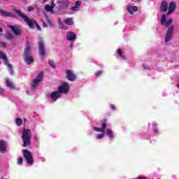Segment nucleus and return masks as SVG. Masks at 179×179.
I'll use <instances>...</instances> for the list:
<instances>
[{
  "instance_id": "obj_3",
  "label": "nucleus",
  "mask_w": 179,
  "mask_h": 179,
  "mask_svg": "<svg viewBox=\"0 0 179 179\" xmlns=\"http://www.w3.org/2000/svg\"><path fill=\"white\" fill-rule=\"evenodd\" d=\"M22 139L23 142L22 146H30L31 143V130L29 129H24L22 131Z\"/></svg>"
},
{
  "instance_id": "obj_20",
  "label": "nucleus",
  "mask_w": 179,
  "mask_h": 179,
  "mask_svg": "<svg viewBox=\"0 0 179 179\" xmlns=\"http://www.w3.org/2000/svg\"><path fill=\"white\" fill-rule=\"evenodd\" d=\"M0 15L4 16L5 17H13V15L10 12H6L3 10H0Z\"/></svg>"
},
{
  "instance_id": "obj_12",
  "label": "nucleus",
  "mask_w": 179,
  "mask_h": 179,
  "mask_svg": "<svg viewBox=\"0 0 179 179\" xmlns=\"http://www.w3.org/2000/svg\"><path fill=\"white\" fill-rule=\"evenodd\" d=\"M71 3L70 0H63L62 1H60L59 8L60 9H68V7L71 5Z\"/></svg>"
},
{
  "instance_id": "obj_23",
  "label": "nucleus",
  "mask_w": 179,
  "mask_h": 179,
  "mask_svg": "<svg viewBox=\"0 0 179 179\" xmlns=\"http://www.w3.org/2000/svg\"><path fill=\"white\" fill-rule=\"evenodd\" d=\"M43 78H44V72L41 71L35 80H38V82H41L43 80Z\"/></svg>"
},
{
  "instance_id": "obj_14",
  "label": "nucleus",
  "mask_w": 179,
  "mask_h": 179,
  "mask_svg": "<svg viewBox=\"0 0 179 179\" xmlns=\"http://www.w3.org/2000/svg\"><path fill=\"white\" fill-rule=\"evenodd\" d=\"M66 38L69 41H75L76 40V34L73 31H70L66 34Z\"/></svg>"
},
{
  "instance_id": "obj_48",
  "label": "nucleus",
  "mask_w": 179,
  "mask_h": 179,
  "mask_svg": "<svg viewBox=\"0 0 179 179\" xmlns=\"http://www.w3.org/2000/svg\"><path fill=\"white\" fill-rule=\"evenodd\" d=\"M3 31V29L0 27V34H2V32Z\"/></svg>"
},
{
  "instance_id": "obj_8",
  "label": "nucleus",
  "mask_w": 179,
  "mask_h": 179,
  "mask_svg": "<svg viewBox=\"0 0 179 179\" xmlns=\"http://www.w3.org/2000/svg\"><path fill=\"white\" fill-rule=\"evenodd\" d=\"M66 79L70 82H75L76 80V75L71 70H66Z\"/></svg>"
},
{
  "instance_id": "obj_7",
  "label": "nucleus",
  "mask_w": 179,
  "mask_h": 179,
  "mask_svg": "<svg viewBox=\"0 0 179 179\" xmlns=\"http://www.w3.org/2000/svg\"><path fill=\"white\" fill-rule=\"evenodd\" d=\"M57 91L62 95V93L66 94L69 92V83H64L62 85L59 86Z\"/></svg>"
},
{
  "instance_id": "obj_17",
  "label": "nucleus",
  "mask_w": 179,
  "mask_h": 179,
  "mask_svg": "<svg viewBox=\"0 0 179 179\" xmlns=\"http://www.w3.org/2000/svg\"><path fill=\"white\" fill-rule=\"evenodd\" d=\"M133 10V12H132ZM127 11L129 12V15H134V12H138V6H127Z\"/></svg>"
},
{
  "instance_id": "obj_32",
  "label": "nucleus",
  "mask_w": 179,
  "mask_h": 179,
  "mask_svg": "<svg viewBox=\"0 0 179 179\" xmlns=\"http://www.w3.org/2000/svg\"><path fill=\"white\" fill-rule=\"evenodd\" d=\"M117 54L122 59H125V56L124 55V52L121 49H117Z\"/></svg>"
},
{
  "instance_id": "obj_40",
  "label": "nucleus",
  "mask_w": 179,
  "mask_h": 179,
  "mask_svg": "<svg viewBox=\"0 0 179 179\" xmlns=\"http://www.w3.org/2000/svg\"><path fill=\"white\" fill-rule=\"evenodd\" d=\"M173 12L174 11L169 9L168 13H166V16H170V15H171Z\"/></svg>"
},
{
  "instance_id": "obj_24",
  "label": "nucleus",
  "mask_w": 179,
  "mask_h": 179,
  "mask_svg": "<svg viewBox=\"0 0 179 179\" xmlns=\"http://www.w3.org/2000/svg\"><path fill=\"white\" fill-rule=\"evenodd\" d=\"M6 85L8 87H10V89H15V85H13V83L9 80V79L6 80Z\"/></svg>"
},
{
  "instance_id": "obj_15",
  "label": "nucleus",
  "mask_w": 179,
  "mask_h": 179,
  "mask_svg": "<svg viewBox=\"0 0 179 179\" xmlns=\"http://www.w3.org/2000/svg\"><path fill=\"white\" fill-rule=\"evenodd\" d=\"M80 5H82V1H77L76 2V6H73L70 8L71 10L73 12H78L79 10V8H80Z\"/></svg>"
},
{
  "instance_id": "obj_47",
  "label": "nucleus",
  "mask_w": 179,
  "mask_h": 179,
  "mask_svg": "<svg viewBox=\"0 0 179 179\" xmlns=\"http://www.w3.org/2000/svg\"><path fill=\"white\" fill-rule=\"evenodd\" d=\"M138 179H147L146 177L140 176L138 178Z\"/></svg>"
},
{
  "instance_id": "obj_52",
  "label": "nucleus",
  "mask_w": 179,
  "mask_h": 179,
  "mask_svg": "<svg viewBox=\"0 0 179 179\" xmlns=\"http://www.w3.org/2000/svg\"><path fill=\"white\" fill-rule=\"evenodd\" d=\"M26 121H27V120L25 119V120H24V122H26Z\"/></svg>"
},
{
  "instance_id": "obj_26",
  "label": "nucleus",
  "mask_w": 179,
  "mask_h": 179,
  "mask_svg": "<svg viewBox=\"0 0 179 179\" xmlns=\"http://www.w3.org/2000/svg\"><path fill=\"white\" fill-rule=\"evenodd\" d=\"M166 22H167V17L166 16V14L162 15L161 18V24L162 26H164L166 24Z\"/></svg>"
},
{
  "instance_id": "obj_29",
  "label": "nucleus",
  "mask_w": 179,
  "mask_h": 179,
  "mask_svg": "<svg viewBox=\"0 0 179 179\" xmlns=\"http://www.w3.org/2000/svg\"><path fill=\"white\" fill-rule=\"evenodd\" d=\"M38 83H40V81H38V80L35 79L31 83L32 88L36 89L37 86H38Z\"/></svg>"
},
{
  "instance_id": "obj_27",
  "label": "nucleus",
  "mask_w": 179,
  "mask_h": 179,
  "mask_svg": "<svg viewBox=\"0 0 179 179\" xmlns=\"http://www.w3.org/2000/svg\"><path fill=\"white\" fill-rule=\"evenodd\" d=\"M5 65H6V66H8V72H9L10 75L13 76L14 72H13V69L12 67V64H10L9 63H7V64H5Z\"/></svg>"
},
{
  "instance_id": "obj_33",
  "label": "nucleus",
  "mask_w": 179,
  "mask_h": 179,
  "mask_svg": "<svg viewBox=\"0 0 179 179\" xmlns=\"http://www.w3.org/2000/svg\"><path fill=\"white\" fill-rule=\"evenodd\" d=\"M6 40H12L13 38V35L10 33H8L5 36Z\"/></svg>"
},
{
  "instance_id": "obj_42",
  "label": "nucleus",
  "mask_w": 179,
  "mask_h": 179,
  "mask_svg": "<svg viewBox=\"0 0 179 179\" xmlns=\"http://www.w3.org/2000/svg\"><path fill=\"white\" fill-rule=\"evenodd\" d=\"M34 8L31 6H29L28 7V12H31V10H33Z\"/></svg>"
},
{
  "instance_id": "obj_5",
  "label": "nucleus",
  "mask_w": 179,
  "mask_h": 179,
  "mask_svg": "<svg viewBox=\"0 0 179 179\" xmlns=\"http://www.w3.org/2000/svg\"><path fill=\"white\" fill-rule=\"evenodd\" d=\"M22 152L25 160H27V163L28 164H33L34 159H33V155H31V152H30V151L27 149L22 150Z\"/></svg>"
},
{
  "instance_id": "obj_41",
  "label": "nucleus",
  "mask_w": 179,
  "mask_h": 179,
  "mask_svg": "<svg viewBox=\"0 0 179 179\" xmlns=\"http://www.w3.org/2000/svg\"><path fill=\"white\" fill-rule=\"evenodd\" d=\"M143 67L144 68V69H149L148 67V64H143Z\"/></svg>"
},
{
  "instance_id": "obj_34",
  "label": "nucleus",
  "mask_w": 179,
  "mask_h": 179,
  "mask_svg": "<svg viewBox=\"0 0 179 179\" xmlns=\"http://www.w3.org/2000/svg\"><path fill=\"white\" fill-rule=\"evenodd\" d=\"M17 164H23V157H20L17 161Z\"/></svg>"
},
{
  "instance_id": "obj_30",
  "label": "nucleus",
  "mask_w": 179,
  "mask_h": 179,
  "mask_svg": "<svg viewBox=\"0 0 179 179\" xmlns=\"http://www.w3.org/2000/svg\"><path fill=\"white\" fill-rule=\"evenodd\" d=\"M64 23L66 24H69V26H71V24H73V21L72 18H68L64 20Z\"/></svg>"
},
{
  "instance_id": "obj_35",
  "label": "nucleus",
  "mask_w": 179,
  "mask_h": 179,
  "mask_svg": "<svg viewBox=\"0 0 179 179\" xmlns=\"http://www.w3.org/2000/svg\"><path fill=\"white\" fill-rule=\"evenodd\" d=\"M103 74V71H98L96 73H95L96 78H99V76H101Z\"/></svg>"
},
{
  "instance_id": "obj_4",
  "label": "nucleus",
  "mask_w": 179,
  "mask_h": 179,
  "mask_svg": "<svg viewBox=\"0 0 179 179\" xmlns=\"http://www.w3.org/2000/svg\"><path fill=\"white\" fill-rule=\"evenodd\" d=\"M38 50L39 57L41 59H44L45 57V54H47V50H45V45L44 44V41L41 38H38Z\"/></svg>"
},
{
  "instance_id": "obj_16",
  "label": "nucleus",
  "mask_w": 179,
  "mask_h": 179,
  "mask_svg": "<svg viewBox=\"0 0 179 179\" xmlns=\"http://www.w3.org/2000/svg\"><path fill=\"white\" fill-rule=\"evenodd\" d=\"M55 7V3H54V0H52V3L50 6L49 4H47L45 6V9L47 10V12H52V9Z\"/></svg>"
},
{
  "instance_id": "obj_6",
  "label": "nucleus",
  "mask_w": 179,
  "mask_h": 179,
  "mask_svg": "<svg viewBox=\"0 0 179 179\" xmlns=\"http://www.w3.org/2000/svg\"><path fill=\"white\" fill-rule=\"evenodd\" d=\"M173 33H174V25H171L168 29L165 36V42L169 43V41H171L173 38Z\"/></svg>"
},
{
  "instance_id": "obj_2",
  "label": "nucleus",
  "mask_w": 179,
  "mask_h": 179,
  "mask_svg": "<svg viewBox=\"0 0 179 179\" xmlns=\"http://www.w3.org/2000/svg\"><path fill=\"white\" fill-rule=\"evenodd\" d=\"M24 61L27 65H31V63L34 61L31 56V48H30V42L29 41L26 42L24 49Z\"/></svg>"
},
{
  "instance_id": "obj_43",
  "label": "nucleus",
  "mask_w": 179,
  "mask_h": 179,
  "mask_svg": "<svg viewBox=\"0 0 179 179\" xmlns=\"http://www.w3.org/2000/svg\"><path fill=\"white\" fill-rule=\"evenodd\" d=\"M48 23L50 27H52V22L51 21V20H48Z\"/></svg>"
},
{
  "instance_id": "obj_19",
  "label": "nucleus",
  "mask_w": 179,
  "mask_h": 179,
  "mask_svg": "<svg viewBox=\"0 0 179 179\" xmlns=\"http://www.w3.org/2000/svg\"><path fill=\"white\" fill-rule=\"evenodd\" d=\"M0 59H3L4 65L8 64L9 63L8 57H6V55L4 52H0Z\"/></svg>"
},
{
  "instance_id": "obj_44",
  "label": "nucleus",
  "mask_w": 179,
  "mask_h": 179,
  "mask_svg": "<svg viewBox=\"0 0 179 179\" xmlns=\"http://www.w3.org/2000/svg\"><path fill=\"white\" fill-rule=\"evenodd\" d=\"M111 110H115V106L114 104L110 105Z\"/></svg>"
},
{
  "instance_id": "obj_31",
  "label": "nucleus",
  "mask_w": 179,
  "mask_h": 179,
  "mask_svg": "<svg viewBox=\"0 0 179 179\" xmlns=\"http://www.w3.org/2000/svg\"><path fill=\"white\" fill-rule=\"evenodd\" d=\"M173 24V18L168 19L165 22V27H170V25Z\"/></svg>"
},
{
  "instance_id": "obj_51",
  "label": "nucleus",
  "mask_w": 179,
  "mask_h": 179,
  "mask_svg": "<svg viewBox=\"0 0 179 179\" xmlns=\"http://www.w3.org/2000/svg\"><path fill=\"white\" fill-rule=\"evenodd\" d=\"M84 2H86L87 0H83Z\"/></svg>"
},
{
  "instance_id": "obj_50",
  "label": "nucleus",
  "mask_w": 179,
  "mask_h": 179,
  "mask_svg": "<svg viewBox=\"0 0 179 179\" xmlns=\"http://www.w3.org/2000/svg\"><path fill=\"white\" fill-rule=\"evenodd\" d=\"M70 47H71V48H72V47H73V44L71 43V44L70 45Z\"/></svg>"
},
{
  "instance_id": "obj_25",
  "label": "nucleus",
  "mask_w": 179,
  "mask_h": 179,
  "mask_svg": "<svg viewBox=\"0 0 179 179\" xmlns=\"http://www.w3.org/2000/svg\"><path fill=\"white\" fill-rule=\"evenodd\" d=\"M106 135L110 138V139H113L114 134H113V131L110 129H106Z\"/></svg>"
},
{
  "instance_id": "obj_45",
  "label": "nucleus",
  "mask_w": 179,
  "mask_h": 179,
  "mask_svg": "<svg viewBox=\"0 0 179 179\" xmlns=\"http://www.w3.org/2000/svg\"><path fill=\"white\" fill-rule=\"evenodd\" d=\"M0 94H3V90L0 87Z\"/></svg>"
},
{
  "instance_id": "obj_13",
  "label": "nucleus",
  "mask_w": 179,
  "mask_h": 179,
  "mask_svg": "<svg viewBox=\"0 0 179 179\" xmlns=\"http://www.w3.org/2000/svg\"><path fill=\"white\" fill-rule=\"evenodd\" d=\"M0 153H6V141L3 140L0 141Z\"/></svg>"
},
{
  "instance_id": "obj_11",
  "label": "nucleus",
  "mask_w": 179,
  "mask_h": 179,
  "mask_svg": "<svg viewBox=\"0 0 179 179\" xmlns=\"http://www.w3.org/2000/svg\"><path fill=\"white\" fill-rule=\"evenodd\" d=\"M167 9H169V3L166 0H163L161 2V5L159 6V10L162 13H164L165 12H167Z\"/></svg>"
},
{
  "instance_id": "obj_10",
  "label": "nucleus",
  "mask_w": 179,
  "mask_h": 179,
  "mask_svg": "<svg viewBox=\"0 0 179 179\" xmlns=\"http://www.w3.org/2000/svg\"><path fill=\"white\" fill-rule=\"evenodd\" d=\"M106 128H107V119H103L102 127H93V129L95 132H104L106 131Z\"/></svg>"
},
{
  "instance_id": "obj_46",
  "label": "nucleus",
  "mask_w": 179,
  "mask_h": 179,
  "mask_svg": "<svg viewBox=\"0 0 179 179\" xmlns=\"http://www.w3.org/2000/svg\"><path fill=\"white\" fill-rule=\"evenodd\" d=\"M131 1V2H132V1H133V2H141V0H130Z\"/></svg>"
},
{
  "instance_id": "obj_18",
  "label": "nucleus",
  "mask_w": 179,
  "mask_h": 179,
  "mask_svg": "<svg viewBox=\"0 0 179 179\" xmlns=\"http://www.w3.org/2000/svg\"><path fill=\"white\" fill-rule=\"evenodd\" d=\"M8 27H9L10 29V30L14 33V34H15V36H19L20 34V29L15 27L13 25H8Z\"/></svg>"
},
{
  "instance_id": "obj_1",
  "label": "nucleus",
  "mask_w": 179,
  "mask_h": 179,
  "mask_svg": "<svg viewBox=\"0 0 179 179\" xmlns=\"http://www.w3.org/2000/svg\"><path fill=\"white\" fill-rule=\"evenodd\" d=\"M13 12H15V13H16L17 15H18V16H20V17H21V19H23V20L24 22H26L27 24L29 26L30 29H33V27H34V24L35 26L37 27L38 30L41 31V27H40V25H38V23H37V22L36 20H33L30 18H29V17L26 15H24V13H22L21 10L17 9L16 7L13 8Z\"/></svg>"
},
{
  "instance_id": "obj_53",
  "label": "nucleus",
  "mask_w": 179,
  "mask_h": 179,
  "mask_svg": "<svg viewBox=\"0 0 179 179\" xmlns=\"http://www.w3.org/2000/svg\"><path fill=\"white\" fill-rule=\"evenodd\" d=\"M45 1H47V0H44L45 2Z\"/></svg>"
},
{
  "instance_id": "obj_39",
  "label": "nucleus",
  "mask_w": 179,
  "mask_h": 179,
  "mask_svg": "<svg viewBox=\"0 0 179 179\" xmlns=\"http://www.w3.org/2000/svg\"><path fill=\"white\" fill-rule=\"evenodd\" d=\"M1 47H3V48H6V43L5 42H0Z\"/></svg>"
},
{
  "instance_id": "obj_21",
  "label": "nucleus",
  "mask_w": 179,
  "mask_h": 179,
  "mask_svg": "<svg viewBox=\"0 0 179 179\" xmlns=\"http://www.w3.org/2000/svg\"><path fill=\"white\" fill-rule=\"evenodd\" d=\"M176 7H177V4L176 3V1H171L169 4V9L174 12V10H176Z\"/></svg>"
},
{
  "instance_id": "obj_22",
  "label": "nucleus",
  "mask_w": 179,
  "mask_h": 179,
  "mask_svg": "<svg viewBox=\"0 0 179 179\" xmlns=\"http://www.w3.org/2000/svg\"><path fill=\"white\" fill-rule=\"evenodd\" d=\"M43 78H44V72L41 71L35 80H38V82H41L43 80Z\"/></svg>"
},
{
  "instance_id": "obj_38",
  "label": "nucleus",
  "mask_w": 179,
  "mask_h": 179,
  "mask_svg": "<svg viewBox=\"0 0 179 179\" xmlns=\"http://www.w3.org/2000/svg\"><path fill=\"white\" fill-rule=\"evenodd\" d=\"M153 131L155 134L159 132V129H157V124H153Z\"/></svg>"
},
{
  "instance_id": "obj_37",
  "label": "nucleus",
  "mask_w": 179,
  "mask_h": 179,
  "mask_svg": "<svg viewBox=\"0 0 179 179\" xmlns=\"http://www.w3.org/2000/svg\"><path fill=\"white\" fill-rule=\"evenodd\" d=\"M49 65H50V66H52V68H54V69L56 68V66L54 64V61H52V60H49Z\"/></svg>"
},
{
  "instance_id": "obj_9",
  "label": "nucleus",
  "mask_w": 179,
  "mask_h": 179,
  "mask_svg": "<svg viewBox=\"0 0 179 179\" xmlns=\"http://www.w3.org/2000/svg\"><path fill=\"white\" fill-rule=\"evenodd\" d=\"M62 94L59 91L52 92L51 94L47 95V97H50L52 101H57L58 99H61Z\"/></svg>"
},
{
  "instance_id": "obj_49",
  "label": "nucleus",
  "mask_w": 179,
  "mask_h": 179,
  "mask_svg": "<svg viewBox=\"0 0 179 179\" xmlns=\"http://www.w3.org/2000/svg\"><path fill=\"white\" fill-rule=\"evenodd\" d=\"M43 27H48V25H47V24H45V22H43Z\"/></svg>"
},
{
  "instance_id": "obj_36",
  "label": "nucleus",
  "mask_w": 179,
  "mask_h": 179,
  "mask_svg": "<svg viewBox=\"0 0 179 179\" xmlns=\"http://www.w3.org/2000/svg\"><path fill=\"white\" fill-rule=\"evenodd\" d=\"M104 138V134L101 133L96 136V139H103Z\"/></svg>"
},
{
  "instance_id": "obj_28",
  "label": "nucleus",
  "mask_w": 179,
  "mask_h": 179,
  "mask_svg": "<svg viewBox=\"0 0 179 179\" xmlns=\"http://www.w3.org/2000/svg\"><path fill=\"white\" fill-rule=\"evenodd\" d=\"M15 124L17 127H21L23 124V120L21 118L17 117L15 119Z\"/></svg>"
}]
</instances>
